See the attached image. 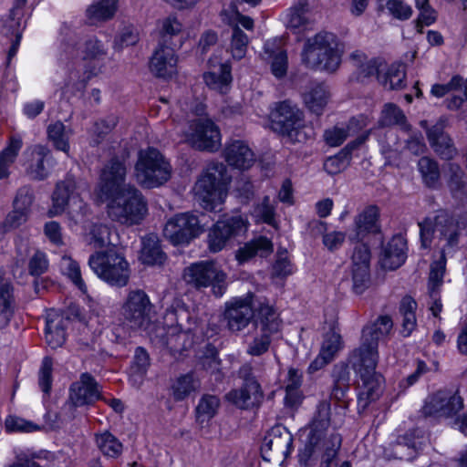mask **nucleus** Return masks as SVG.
Wrapping results in <instances>:
<instances>
[{
	"instance_id": "f257e3e1",
	"label": "nucleus",
	"mask_w": 467,
	"mask_h": 467,
	"mask_svg": "<svg viewBox=\"0 0 467 467\" xmlns=\"http://www.w3.org/2000/svg\"><path fill=\"white\" fill-rule=\"evenodd\" d=\"M393 322L389 316H380L362 330L361 345L355 350L351 363L359 375L362 385L359 386L358 405L365 409L376 400L381 392V377L375 372L378 363L379 340L389 334Z\"/></svg>"
},
{
	"instance_id": "f03ea898",
	"label": "nucleus",
	"mask_w": 467,
	"mask_h": 467,
	"mask_svg": "<svg viewBox=\"0 0 467 467\" xmlns=\"http://www.w3.org/2000/svg\"><path fill=\"white\" fill-rule=\"evenodd\" d=\"M344 421V416L337 411L332 413L328 400L320 401L316 408L309 433L304 449L300 451L299 460L305 464L311 459L320 458V467H351L349 462L337 463V452L341 447V437L338 433L327 435L330 426L338 428Z\"/></svg>"
},
{
	"instance_id": "7ed1b4c3",
	"label": "nucleus",
	"mask_w": 467,
	"mask_h": 467,
	"mask_svg": "<svg viewBox=\"0 0 467 467\" xmlns=\"http://www.w3.org/2000/svg\"><path fill=\"white\" fill-rule=\"evenodd\" d=\"M166 320L171 324L154 326L149 336L155 345L167 348L174 358H178L193 344L192 317L184 307L179 306L167 313Z\"/></svg>"
},
{
	"instance_id": "20e7f679",
	"label": "nucleus",
	"mask_w": 467,
	"mask_h": 467,
	"mask_svg": "<svg viewBox=\"0 0 467 467\" xmlns=\"http://www.w3.org/2000/svg\"><path fill=\"white\" fill-rule=\"evenodd\" d=\"M88 192V185L86 182L72 176L66 177L56 185L49 214L56 216L67 210L68 218L74 224L83 223L90 214L89 206L82 197Z\"/></svg>"
},
{
	"instance_id": "39448f33",
	"label": "nucleus",
	"mask_w": 467,
	"mask_h": 467,
	"mask_svg": "<svg viewBox=\"0 0 467 467\" xmlns=\"http://www.w3.org/2000/svg\"><path fill=\"white\" fill-rule=\"evenodd\" d=\"M343 52L334 34L321 32L305 43L302 61L307 67L332 73L339 67Z\"/></svg>"
},
{
	"instance_id": "423d86ee",
	"label": "nucleus",
	"mask_w": 467,
	"mask_h": 467,
	"mask_svg": "<svg viewBox=\"0 0 467 467\" xmlns=\"http://www.w3.org/2000/svg\"><path fill=\"white\" fill-rule=\"evenodd\" d=\"M106 200L109 218L121 225H138L148 214V202L133 185H124L121 192Z\"/></svg>"
},
{
	"instance_id": "0eeeda50",
	"label": "nucleus",
	"mask_w": 467,
	"mask_h": 467,
	"mask_svg": "<svg viewBox=\"0 0 467 467\" xmlns=\"http://www.w3.org/2000/svg\"><path fill=\"white\" fill-rule=\"evenodd\" d=\"M231 176L223 163L209 165L194 186L195 198L200 205L211 212L221 211Z\"/></svg>"
},
{
	"instance_id": "6e6552de",
	"label": "nucleus",
	"mask_w": 467,
	"mask_h": 467,
	"mask_svg": "<svg viewBox=\"0 0 467 467\" xmlns=\"http://www.w3.org/2000/svg\"><path fill=\"white\" fill-rule=\"evenodd\" d=\"M271 125L274 131L290 142H305L314 137L313 129L305 125L303 111L289 99L275 103Z\"/></svg>"
},
{
	"instance_id": "1a4fd4ad",
	"label": "nucleus",
	"mask_w": 467,
	"mask_h": 467,
	"mask_svg": "<svg viewBox=\"0 0 467 467\" xmlns=\"http://www.w3.org/2000/svg\"><path fill=\"white\" fill-rule=\"evenodd\" d=\"M134 176L144 188L159 187L170 180L171 166L158 150L149 147L139 151Z\"/></svg>"
},
{
	"instance_id": "9d476101",
	"label": "nucleus",
	"mask_w": 467,
	"mask_h": 467,
	"mask_svg": "<svg viewBox=\"0 0 467 467\" xmlns=\"http://www.w3.org/2000/svg\"><path fill=\"white\" fill-rule=\"evenodd\" d=\"M88 265L99 278L110 285L125 286L128 284L129 263L115 248L96 251L89 256Z\"/></svg>"
},
{
	"instance_id": "9b49d317",
	"label": "nucleus",
	"mask_w": 467,
	"mask_h": 467,
	"mask_svg": "<svg viewBox=\"0 0 467 467\" xmlns=\"http://www.w3.org/2000/svg\"><path fill=\"white\" fill-rule=\"evenodd\" d=\"M185 281L197 289L212 287L213 294L220 297L226 290V274L213 261H201L184 270Z\"/></svg>"
},
{
	"instance_id": "f8f14e48",
	"label": "nucleus",
	"mask_w": 467,
	"mask_h": 467,
	"mask_svg": "<svg viewBox=\"0 0 467 467\" xmlns=\"http://www.w3.org/2000/svg\"><path fill=\"white\" fill-rule=\"evenodd\" d=\"M154 306L142 289L130 290L121 306L124 322L131 329L148 330Z\"/></svg>"
},
{
	"instance_id": "ddd939ff",
	"label": "nucleus",
	"mask_w": 467,
	"mask_h": 467,
	"mask_svg": "<svg viewBox=\"0 0 467 467\" xmlns=\"http://www.w3.org/2000/svg\"><path fill=\"white\" fill-rule=\"evenodd\" d=\"M421 245L427 248L433 238L445 241V245L453 246L458 243V230L454 220L445 212L434 217H427L419 223Z\"/></svg>"
},
{
	"instance_id": "4468645a",
	"label": "nucleus",
	"mask_w": 467,
	"mask_h": 467,
	"mask_svg": "<svg viewBox=\"0 0 467 467\" xmlns=\"http://www.w3.org/2000/svg\"><path fill=\"white\" fill-rule=\"evenodd\" d=\"M185 138L193 148L207 151L217 150L222 140L219 127L208 118H196L190 120Z\"/></svg>"
},
{
	"instance_id": "2eb2a0df",
	"label": "nucleus",
	"mask_w": 467,
	"mask_h": 467,
	"mask_svg": "<svg viewBox=\"0 0 467 467\" xmlns=\"http://www.w3.org/2000/svg\"><path fill=\"white\" fill-rule=\"evenodd\" d=\"M293 436L283 425L274 426L264 437L262 458L268 462L282 464L292 451Z\"/></svg>"
},
{
	"instance_id": "dca6fc26",
	"label": "nucleus",
	"mask_w": 467,
	"mask_h": 467,
	"mask_svg": "<svg viewBox=\"0 0 467 467\" xmlns=\"http://www.w3.org/2000/svg\"><path fill=\"white\" fill-rule=\"evenodd\" d=\"M201 232L198 217L188 213L174 215L163 228V235L175 245L188 244Z\"/></svg>"
},
{
	"instance_id": "f3484780",
	"label": "nucleus",
	"mask_w": 467,
	"mask_h": 467,
	"mask_svg": "<svg viewBox=\"0 0 467 467\" xmlns=\"http://www.w3.org/2000/svg\"><path fill=\"white\" fill-rule=\"evenodd\" d=\"M127 167L124 161L118 157L111 158L101 169L99 182L100 199L110 198L124 188Z\"/></svg>"
},
{
	"instance_id": "a211bd4d",
	"label": "nucleus",
	"mask_w": 467,
	"mask_h": 467,
	"mask_svg": "<svg viewBox=\"0 0 467 467\" xmlns=\"http://www.w3.org/2000/svg\"><path fill=\"white\" fill-rule=\"evenodd\" d=\"M246 229L247 222L241 215L219 220L208 234L210 251L217 253L223 250L232 238L244 233Z\"/></svg>"
},
{
	"instance_id": "6ab92c4d",
	"label": "nucleus",
	"mask_w": 467,
	"mask_h": 467,
	"mask_svg": "<svg viewBox=\"0 0 467 467\" xmlns=\"http://www.w3.org/2000/svg\"><path fill=\"white\" fill-rule=\"evenodd\" d=\"M254 316L253 295L234 298L225 305L224 319L228 329L232 332H239L245 328Z\"/></svg>"
},
{
	"instance_id": "aec40b11",
	"label": "nucleus",
	"mask_w": 467,
	"mask_h": 467,
	"mask_svg": "<svg viewBox=\"0 0 467 467\" xmlns=\"http://www.w3.org/2000/svg\"><path fill=\"white\" fill-rule=\"evenodd\" d=\"M463 407L462 397L450 391H438L429 396L422 407V413L430 417H451Z\"/></svg>"
},
{
	"instance_id": "412c9836",
	"label": "nucleus",
	"mask_w": 467,
	"mask_h": 467,
	"mask_svg": "<svg viewBox=\"0 0 467 467\" xmlns=\"http://www.w3.org/2000/svg\"><path fill=\"white\" fill-rule=\"evenodd\" d=\"M82 55L85 65L84 73L79 81L86 83L91 78L102 72L104 67L102 61L107 56V47L98 38L91 37L85 41Z\"/></svg>"
},
{
	"instance_id": "4be33fe9",
	"label": "nucleus",
	"mask_w": 467,
	"mask_h": 467,
	"mask_svg": "<svg viewBox=\"0 0 467 467\" xmlns=\"http://www.w3.org/2000/svg\"><path fill=\"white\" fill-rule=\"evenodd\" d=\"M26 173L34 180L46 179L53 166L51 151L43 145H34L24 152Z\"/></svg>"
},
{
	"instance_id": "5701e85b",
	"label": "nucleus",
	"mask_w": 467,
	"mask_h": 467,
	"mask_svg": "<svg viewBox=\"0 0 467 467\" xmlns=\"http://www.w3.org/2000/svg\"><path fill=\"white\" fill-rule=\"evenodd\" d=\"M223 156L227 164L234 169L248 170L255 162V154L243 140H232L225 143Z\"/></svg>"
},
{
	"instance_id": "b1692460",
	"label": "nucleus",
	"mask_w": 467,
	"mask_h": 467,
	"mask_svg": "<svg viewBox=\"0 0 467 467\" xmlns=\"http://www.w3.org/2000/svg\"><path fill=\"white\" fill-rule=\"evenodd\" d=\"M370 252L365 244L355 246L352 254V278L353 289L357 294H361L368 281Z\"/></svg>"
},
{
	"instance_id": "393cba45",
	"label": "nucleus",
	"mask_w": 467,
	"mask_h": 467,
	"mask_svg": "<svg viewBox=\"0 0 467 467\" xmlns=\"http://www.w3.org/2000/svg\"><path fill=\"white\" fill-rule=\"evenodd\" d=\"M99 398L98 383L89 373H82L70 387L69 399L76 407L90 405Z\"/></svg>"
},
{
	"instance_id": "a878e982",
	"label": "nucleus",
	"mask_w": 467,
	"mask_h": 467,
	"mask_svg": "<svg viewBox=\"0 0 467 467\" xmlns=\"http://www.w3.org/2000/svg\"><path fill=\"white\" fill-rule=\"evenodd\" d=\"M177 69V57L173 47L160 44L150 61V70L157 78L172 77Z\"/></svg>"
},
{
	"instance_id": "bb28decb",
	"label": "nucleus",
	"mask_w": 467,
	"mask_h": 467,
	"mask_svg": "<svg viewBox=\"0 0 467 467\" xmlns=\"http://www.w3.org/2000/svg\"><path fill=\"white\" fill-rule=\"evenodd\" d=\"M261 56L270 65L271 72L276 78H282L286 75L288 59L286 51L282 47L281 39L267 40L264 45Z\"/></svg>"
},
{
	"instance_id": "cd10ccee",
	"label": "nucleus",
	"mask_w": 467,
	"mask_h": 467,
	"mask_svg": "<svg viewBox=\"0 0 467 467\" xmlns=\"http://www.w3.org/2000/svg\"><path fill=\"white\" fill-rule=\"evenodd\" d=\"M313 18L308 0H295L286 13V27L294 34H303L311 30Z\"/></svg>"
},
{
	"instance_id": "c85d7f7f",
	"label": "nucleus",
	"mask_w": 467,
	"mask_h": 467,
	"mask_svg": "<svg viewBox=\"0 0 467 467\" xmlns=\"http://www.w3.org/2000/svg\"><path fill=\"white\" fill-rule=\"evenodd\" d=\"M379 210L376 205L367 206L355 218L354 234L351 240H362L368 234H378L380 231L379 223Z\"/></svg>"
},
{
	"instance_id": "c756f323",
	"label": "nucleus",
	"mask_w": 467,
	"mask_h": 467,
	"mask_svg": "<svg viewBox=\"0 0 467 467\" xmlns=\"http://www.w3.org/2000/svg\"><path fill=\"white\" fill-rule=\"evenodd\" d=\"M68 318L56 310H50L46 317V341L51 348L61 347L66 341Z\"/></svg>"
},
{
	"instance_id": "7c9ffc66",
	"label": "nucleus",
	"mask_w": 467,
	"mask_h": 467,
	"mask_svg": "<svg viewBox=\"0 0 467 467\" xmlns=\"http://www.w3.org/2000/svg\"><path fill=\"white\" fill-rule=\"evenodd\" d=\"M431 147L441 159L451 160L457 154L452 140L443 130L442 124H435L427 130Z\"/></svg>"
},
{
	"instance_id": "2f4dec72",
	"label": "nucleus",
	"mask_w": 467,
	"mask_h": 467,
	"mask_svg": "<svg viewBox=\"0 0 467 467\" xmlns=\"http://www.w3.org/2000/svg\"><path fill=\"white\" fill-rule=\"evenodd\" d=\"M263 396L260 384L252 383L250 386L242 385L240 389H232L225 398L240 409H250L257 406L262 401Z\"/></svg>"
},
{
	"instance_id": "473e14b6",
	"label": "nucleus",
	"mask_w": 467,
	"mask_h": 467,
	"mask_svg": "<svg viewBox=\"0 0 467 467\" xmlns=\"http://www.w3.org/2000/svg\"><path fill=\"white\" fill-rule=\"evenodd\" d=\"M302 96L306 108L311 112L319 115L327 104L329 92L323 83L311 82Z\"/></svg>"
},
{
	"instance_id": "72a5a7b5",
	"label": "nucleus",
	"mask_w": 467,
	"mask_h": 467,
	"mask_svg": "<svg viewBox=\"0 0 467 467\" xmlns=\"http://www.w3.org/2000/svg\"><path fill=\"white\" fill-rule=\"evenodd\" d=\"M406 242L401 236H394L384 248L381 265L385 269L394 270L406 259Z\"/></svg>"
},
{
	"instance_id": "f704fd0d",
	"label": "nucleus",
	"mask_w": 467,
	"mask_h": 467,
	"mask_svg": "<svg viewBox=\"0 0 467 467\" xmlns=\"http://www.w3.org/2000/svg\"><path fill=\"white\" fill-rule=\"evenodd\" d=\"M369 135V131H366L365 133L359 135L355 140L350 141L344 151L337 155L327 158L324 162V169L329 174H337L340 171H344L348 165V155L358 147L365 143Z\"/></svg>"
},
{
	"instance_id": "c9c22d12",
	"label": "nucleus",
	"mask_w": 467,
	"mask_h": 467,
	"mask_svg": "<svg viewBox=\"0 0 467 467\" xmlns=\"http://www.w3.org/2000/svg\"><path fill=\"white\" fill-rule=\"evenodd\" d=\"M365 126L364 120L358 118H352L345 127H334L324 132L326 143L331 147L341 145L348 137L358 132Z\"/></svg>"
},
{
	"instance_id": "e433bc0d",
	"label": "nucleus",
	"mask_w": 467,
	"mask_h": 467,
	"mask_svg": "<svg viewBox=\"0 0 467 467\" xmlns=\"http://www.w3.org/2000/svg\"><path fill=\"white\" fill-rule=\"evenodd\" d=\"M140 260L149 265H161L165 262L166 254L156 235L150 234L141 239Z\"/></svg>"
},
{
	"instance_id": "4c0bfd02",
	"label": "nucleus",
	"mask_w": 467,
	"mask_h": 467,
	"mask_svg": "<svg viewBox=\"0 0 467 467\" xmlns=\"http://www.w3.org/2000/svg\"><path fill=\"white\" fill-rule=\"evenodd\" d=\"M254 321L262 333L275 334L279 330L278 315L269 305L262 304L254 310Z\"/></svg>"
},
{
	"instance_id": "58836bf2",
	"label": "nucleus",
	"mask_w": 467,
	"mask_h": 467,
	"mask_svg": "<svg viewBox=\"0 0 467 467\" xmlns=\"http://www.w3.org/2000/svg\"><path fill=\"white\" fill-rule=\"evenodd\" d=\"M85 238L87 244L96 249L115 247L112 240V230L103 223L92 224Z\"/></svg>"
},
{
	"instance_id": "ea45409f",
	"label": "nucleus",
	"mask_w": 467,
	"mask_h": 467,
	"mask_svg": "<svg viewBox=\"0 0 467 467\" xmlns=\"http://www.w3.org/2000/svg\"><path fill=\"white\" fill-rule=\"evenodd\" d=\"M418 171L423 184L431 189H438L441 184V170L439 163L427 156L418 161Z\"/></svg>"
},
{
	"instance_id": "a19ab883",
	"label": "nucleus",
	"mask_w": 467,
	"mask_h": 467,
	"mask_svg": "<svg viewBox=\"0 0 467 467\" xmlns=\"http://www.w3.org/2000/svg\"><path fill=\"white\" fill-rule=\"evenodd\" d=\"M273 251L272 242L266 237H259L249 243H246L236 252V259L240 263H244L255 254L265 256Z\"/></svg>"
},
{
	"instance_id": "79ce46f5",
	"label": "nucleus",
	"mask_w": 467,
	"mask_h": 467,
	"mask_svg": "<svg viewBox=\"0 0 467 467\" xmlns=\"http://www.w3.org/2000/svg\"><path fill=\"white\" fill-rule=\"evenodd\" d=\"M379 125L380 127L399 126L404 131H408L410 129L404 112L393 103L384 105L379 119Z\"/></svg>"
},
{
	"instance_id": "37998d69",
	"label": "nucleus",
	"mask_w": 467,
	"mask_h": 467,
	"mask_svg": "<svg viewBox=\"0 0 467 467\" xmlns=\"http://www.w3.org/2000/svg\"><path fill=\"white\" fill-rule=\"evenodd\" d=\"M116 10L117 0H94L87 9V16L95 24L111 19Z\"/></svg>"
},
{
	"instance_id": "c03bdc74",
	"label": "nucleus",
	"mask_w": 467,
	"mask_h": 467,
	"mask_svg": "<svg viewBox=\"0 0 467 467\" xmlns=\"http://www.w3.org/2000/svg\"><path fill=\"white\" fill-rule=\"evenodd\" d=\"M206 85L223 94L229 89L232 82L231 66L225 62L220 65V72H208L203 76Z\"/></svg>"
},
{
	"instance_id": "a18cd8bd",
	"label": "nucleus",
	"mask_w": 467,
	"mask_h": 467,
	"mask_svg": "<svg viewBox=\"0 0 467 467\" xmlns=\"http://www.w3.org/2000/svg\"><path fill=\"white\" fill-rule=\"evenodd\" d=\"M22 140L12 137L8 145L0 153V180L9 176V167L15 162L22 148Z\"/></svg>"
},
{
	"instance_id": "49530a36",
	"label": "nucleus",
	"mask_w": 467,
	"mask_h": 467,
	"mask_svg": "<svg viewBox=\"0 0 467 467\" xmlns=\"http://www.w3.org/2000/svg\"><path fill=\"white\" fill-rule=\"evenodd\" d=\"M249 42L248 36L237 25H233L228 51L234 59L240 60L245 57Z\"/></svg>"
},
{
	"instance_id": "de8ad7c7",
	"label": "nucleus",
	"mask_w": 467,
	"mask_h": 467,
	"mask_svg": "<svg viewBox=\"0 0 467 467\" xmlns=\"http://www.w3.org/2000/svg\"><path fill=\"white\" fill-rule=\"evenodd\" d=\"M417 308L416 301L410 296H405L400 306V312L402 316V334L406 337L416 327L415 310Z\"/></svg>"
},
{
	"instance_id": "09e8293b",
	"label": "nucleus",
	"mask_w": 467,
	"mask_h": 467,
	"mask_svg": "<svg viewBox=\"0 0 467 467\" xmlns=\"http://www.w3.org/2000/svg\"><path fill=\"white\" fill-rule=\"evenodd\" d=\"M220 407V400L214 395H203L196 407V419L203 423L213 418Z\"/></svg>"
},
{
	"instance_id": "8fccbe9b",
	"label": "nucleus",
	"mask_w": 467,
	"mask_h": 467,
	"mask_svg": "<svg viewBox=\"0 0 467 467\" xmlns=\"http://www.w3.org/2000/svg\"><path fill=\"white\" fill-rule=\"evenodd\" d=\"M405 77L406 72L404 65L397 63L392 64L384 76L379 77V80L385 88L400 89L405 86Z\"/></svg>"
},
{
	"instance_id": "3c124183",
	"label": "nucleus",
	"mask_w": 467,
	"mask_h": 467,
	"mask_svg": "<svg viewBox=\"0 0 467 467\" xmlns=\"http://www.w3.org/2000/svg\"><path fill=\"white\" fill-rule=\"evenodd\" d=\"M199 388L198 380L191 373L180 376L171 387L172 396L180 401L186 399L192 392Z\"/></svg>"
},
{
	"instance_id": "603ef678",
	"label": "nucleus",
	"mask_w": 467,
	"mask_h": 467,
	"mask_svg": "<svg viewBox=\"0 0 467 467\" xmlns=\"http://www.w3.org/2000/svg\"><path fill=\"white\" fill-rule=\"evenodd\" d=\"M96 444L99 451L107 457L117 458L122 452L121 442L109 431L97 434Z\"/></svg>"
},
{
	"instance_id": "864d4df0",
	"label": "nucleus",
	"mask_w": 467,
	"mask_h": 467,
	"mask_svg": "<svg viewBox=\"0 0 467 467\" xmlns=\"http://www.w3.org/2000/svg\"><path fill=\"white\" fill-rule=\"evenodd\" d=\"M69 130H67L65 125L60 121L50 124L47 128L48 139L56 149L64 152H67L69 150Z\"/></svg>"
},
{
	"instance_id": "5fc2aeb1",
	"label": "nucleus",
	"mask_w": 467,
	"mask_h": 467,
	"mask_svg": "<svg viewBox=\"0 0 467 467\" xmlns=\"http://www.w3.org/2000/svg\"><path fill=\"white\" fill-rule=\"evenodd\" d=\"M60 267L63 274L66 275L82 293H87V285L81 277L80 267L76 261L69 256H63Z\"/></svg>"
},
{
	"instance_id": "6e6d98bb",
	"label": "nucleus",
	"mask_w": 467,
	"mask_h": 467,
	"mask_svg": "<svg viewBox=\"0 0 467 467\" xmlns=\"http://www.w3.org/2000/svg\"><path fill=\"white\" fill-rule=\"evenodd\" d=\"M445 177L448 186L453 194H456L464 188V171L459 164L454 162L447 163L445 166Z\"/></svg>"
},
{
	"instance_id": "4d7b16f0",
	"label": "nucleus",
	"mask_w": 467,
	"mask_h": 467,
	"mask_svg": "<svg viewBox=\"0 0 467 467\" xmlns=\"http://www.w3.org/2000/svg\"><path fill=\"white\" fill-rule=\"evenodd\" d=\"M183 29V26L179 18L171 15L161 21L160 26V36H161V43L162 45H166L168 41L175 36H178L182 33Z\"/></svg>"
},
{
	"instance_id": "13d9d810",
	"label": "nucleus",
	"mask_w": 467,
	"mask_h": 467,
	"mask_svg": "<svg viewBox=\"0 0 467 467\" xmlns=\"http://www.w3.org/2000/svg\"><path fill=\"white\" fill-rule=\"evenodd\" d=\"M5 427L8 432H35L39 431L42 427L33 421L17 416H8L5 421Z\"/></svg>"
},
{
	"instance_id": "bf43d9fd",
	"label": "nucleus",
	"mask_w": 467,
	"mask_h": 467,
	"mask_svg": "<svg viewBox=\"0 0 467 467\" xmlns=\"http://www.w3.org/2000/svg\"><path fill=\"white\" fill-rule=\"evenodd\" d=\"M118 118L114 115L108 116L107 118L96 121L92 127V142L98 145L101 142L104 137L109 134L117 125Z\"/></svg>"
},
{
	"instance_id": "052dcab7",
	"label": "nucleus",
	"mask_w": 467,
	"mask_h": 467,
	"mask_svg": "<svg viewBox=\"0 0 467 467\" xmlns=\"http://www.w3.org/2000/svg\"><path fill=\"white\" fill-rule=\"evenodd\" d=\"M462 88L463 94L467 99V79L463 80L459 76H454L447 84H435L431 89V93L436 98H442L450 91Z\"/></svg>"
},
{
	"instance_id": "680f3d73",
	"label": "nucleus",
	"mask_w": 467,
	"mask_h": 467,
	"mask_svg": "<svg viewBox=\"0 0 467 467\" xmlns=\"http://www.w3.org/2000/svg\"><path fill=\"white\" fill-rule=\"evenodd\" d=\"M199 363L204 370L210 373L219 371L220 359L216 348L212 345H207L202 354L199 357Z\"/></svg>"
},
{
	"instance_id": "e2e57ef3",
	"label": "nucleus",
	"mask_w": 467,
	"mask_h": 467,
	"mask_svg": "<svg viewBox=\"0 0 467 467\" xmlns=\"http://www.w3.org/2000/svg\"><path fill=\"white\" fill-rule=\"evenodd\" d=\"M33 202V190L29 186H23L16 192L13 201V208L26 212L28 214Z\"/></svg>"
},
{
	"instance_id": "0e129e2a",
	"label": "nucleus",
	"mask_w": 467,
	"mask_h": 467,
	"mask_svg": "<svg viewBox=\"0 0 467 467\" xmlns=\"http://www.w3.org/2000/svg\"><path fill=\"white\" fill-rule=\"evenodd\" d=\"M27 215L26 212L13 208V211L6 215L5 221L0 224V234L19 227L26 221Z\"/></svg>"
},
{
	"instance_id": "69168bd1",
	"label": "nucleus",
	"mask_w": 467,
	"mask_h": 467,
	"mask_svg": "<svg viewBox=\"0 0 467 467\" xmlns=\"http://www.w3.org/2000/svg\"><path fill=\"white\" fill-rule=\"evenodd\" d=\"M341 348V337L335 331L327 332L325 336L320 353L331 360Z\"/></svg>"
},
{
	"instance_id": "338daca9",
	"label": "nucleus",
	"mask_w": 467,
	"mask_h": 467,
	"mask_svg": "<svg viewBox=\"0 0 467 467\" xmlns=\"http://www.w3.org/2000/svg\"><path fill=\"white\" fill-rule=\"evenodd\" d=\"M254 214L262 222L273 225L275 223V207L270 202L268 196H265L262 202L257 204L254 209Z\"/></svg>"
},
{
	"instance_id": "774afa93",
	"label": "nucleus",
	"mask_w": 467,
	"mask_h": 467,
	"mask_svg": "<svg viewBox=\"0 0 467 467\" xmlns=\"http://www.w3.org/2000/svg\"><path fill=\"white\" fill-rule=\"evenodd\" d=\"M386 8L395 18L400 20H407L412 15L411 7L401 0H388Z\"/></svg>"
}]
</instances>
